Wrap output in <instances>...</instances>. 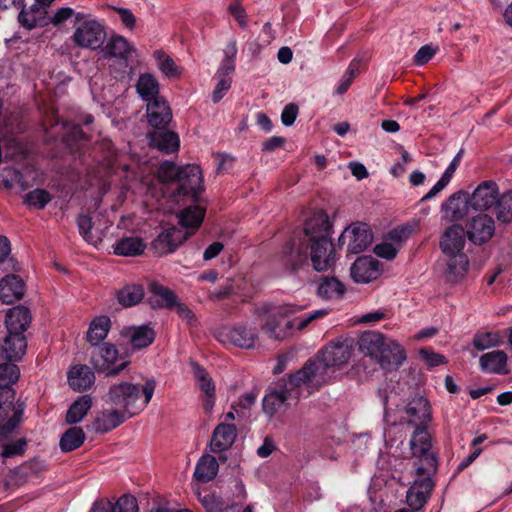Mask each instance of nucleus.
Here are the masks:
<instances>
[{
	"label": "nucleus",
	"mask_w": 512,
	"mask_h": 512,
	"mask_svg": "<svg viewBox=\"0 0 512 512\" xmlns=\"http://www.w3.org/2000/svg\"><path fill=\"white\" fill-rule=\"evenodd\" d=\"M415 226L409 223L404 225H400L392 230H390L387 234V239L391 242L401 246L404 242H406L411 235L414 233Z\"/></svg>",
	"instance_id": "nucleus-51"
},
{
	"label": "nucleus",
	"mask_w": 512,
	"mask_h": 512,
	"mask_svg": "<svg viewBox=\"0 0 512 512\" xmlns=\"http://www.w3.org/2000/svg\"><path fill=\"white\" fill-rule=\"evenodd\" d=\"M499 195V187L495 181H483L470 194L471 209L487 211L494 206Z\"/></svg>",
	"instance_id": "nucleus-15"
},
{
	"label": "nucleus",
	"mask_w": 512,
	"mask_h": 512,
	"mask_svg": "<svg viewBox=\"0 0 512 512\" xmlns=\"http://www.w3.org/2000/svg\"><path fill=\"white\" fill-rule=\"evenodd\" d=\"M15 390L10 387L0 388V417L14 410Z\"/></svg>",
	"instance_id": "nucleus-53"
},
{
	"label": "nucleus",
	"mask_w": 512,
	"mask_h": 512,
	"mask_svg": "<svg viewBox=\"0 0 512 512\" xmlns=\"http://www.w3.org/2000/svg\"><path fill=\"white\" fill-rule=\"evenodd\" d=\"M136 88L142 100L147 103L159 98V84L155 77L150 74L141 75L136 84Z\"/></svg>",
	"instance_id": "nucleus-40"
},
{
	"label": "nucleus",
	"mask_w": 512,
	"mask_h": 512,
	"mask_svg": "<svg viewBox=\"0 0 512 512\" xmlns=\"http://www.w3.org/2000/svg\"><path fill=\"white\" fill-rule=\"evenodd\" d=\"M231 86V81L226 78H222L217 85L215 86L212 92V101L214 103H218L225 95V93L229 90Z\"/></svg>",
	"instance_id": "nucleus-64"
},
{
	"label": "nucleus",
	"mask_w": 512,
	"mask_h": 512,
	"mask_svg": "<svg viewBox=\"0 0 512 512\" xmlns=\"http://www.w3.org/2000/svg\"><path fill=\"white\" fill-rule=\"evenodd\" d=\"M237 437V430L234 424L220 423L212 433L210 450L213 453H220L229 449Z\"/></svg>",
	"instance_id": "nucleus-22"
},
{
	"label": "nucleus",
	"mask_w": 512,
	"mask_h": 512,
	"mask_svg": "<svg viewBox=\"0 0 512 512\" xmlns=\"http://www.w3.org/2000/svg\"><path fill=\"white\" fill-rule=\"evenodd\" d=\"M51 199L52 196L47 190L36 188L26 194L24 202L29 206L42 210L51 201Z\"/></svg>",
	"instance_id": "nucleus-48"
},
{
	"label": "nucleus",
	"mask_w": 512,
	"mask_h": 512,
	"mask_svg": "<svg viewBox=\"0 0 512 512\" xmlns=\"http://www.w3.org/2000/svg\"><path fill=\"white\" fill-rule=\"evenodd\" d=\"M92 406L90 395H83L71 404L66 413V422L68 424L79 423L88 413Z\"/></svg>",
	"instance_id": "nucleus-38"
},
{
	"label": "nucleus",
	"mask_w": 512,
	"mask_h": 512,
	"mask_svg": "<svg viewBox=\"0 0 512 512\" xmlns=\"http://www.w3.org/2000/svg\"><path fill=\"white\" fill-rule=\"evenodd\" d=\"M104 50L107 56L127 59L133 48L123 36L114 35L108 40Z\"/></svg>",
	"instance_id": "nucleus-43"
},
{
	"label": "nucleus",
	"mask_w": 512,
	"mask_h": 512,
	"mask_svg": "<svg viewBox=\"0 0 512 512\" xmlns=\"http://www.w3.org/2000/svg\"><path fill=\"white\" fill-rule=\"evenodd\" d=\"M493 212L497 220L504 224L512 222V190L500 194L494 204Z\"/></svg>",
	"instance_id": "nucleus-41"
},
{
	"label": "nucleus",
	"mask_w": 512,
	"mask_h": 512,
	"mask_svg": "<svg viewBox=\"0 0 512 512\" xmlns=\"http://www.w3.org/2000/svg\"><path fill=\"white\" fill-rule=\"evenodd\" d=\"M419 353L421 358L429 367H436L445 362V357L441 354L435 353L432 349L421 348Z\"/></svg>",
	"instance_id": "nucleus-59"
},
{
	"label": "nucleus",
	"mask_w": 512,
	"mask_h": 512,
	"mask_svg": "<svg viewBox=\"0 0 512 512\" xmlns=\"http://www.w3.org/2000/svg\"><path fill=\"white\" fill-rule=\"evenodd\" d=\"M76 224L79 230L80 235L87 242H90L92 239V229L94 227V222L92 217L89 214L80 213L77 216Z\"/></svg>",
	"instance_id": "nucleus-54"
},
{
	"label": "nucleus",
	"mask_w": 512,
	"mask_h": 512,
	"mask_svg": "<svg viewBox=\"0 0 512 512\" xmlns=\"http://www.w3.org/2000/svg\"><path fill=\"white\" fill-rule=\"evenodd\" d=\"M117 300L123 307L137 305L144 298V288L139 284L126 285L117 291Z\"/></svg>",
	"instance_id": "nucleus-37"
},
{
	"label": "nucleus",
	"mask_w": 512,
	"mask_h": 512,
	"mask_svg": "<svg viewBox=\"0 0 512 512\" xmlns=\"http://www.w3.org/2000/svg\"><path fill=\"white\" fill-rule=\"evenodd\" d=\"M219 465L215 457L211 455L202 456L195 468L194 477L201 482H209L217 475Z\"/></svg>",
	"instance_id": "nucleus-35"
},
{
	"label": "nucleus",
	"mask_w": 512,
	"mask_h": 512,
	"mask_svg": "<svg viewBox=\"0 0 512 512\" xmlns=\"http://www.w3.org/2000/svg\"><path fill=\"white\" fill-rule=\"evenodd\" d=\"M319 358L323 365V375L327 368L346 364L352 355V348L347 342L332 343L319 352Z\"/></svg>",
	"instance_id": "nucleus-17"
},
{
	"label": "nucleus",
	"mask_w": 512,
	"mask_h": 512,
	"mask_svg": "<svg viewBox=\"0 0 512 512\" xmlns=\"http://www.w3.org/2000/svg\"><path fill=\"white\" fill-rule=\"evenodd\" d=\"M221 337L223 342H229L239 348L250 349L254 347L257 331L255 327L237 324L223 331Z\"/></svg>",
	"instance_id": "nucleus-18"
},
{
	"label": "nucleus",
	"mask_w": 512,
	"mask_h": 512,
	"mask_svg": "<svg viewBox=\"0 0 512 512\" xmlns=\"http://www.w3.org/2000/svg\"><path fill=\"white\" fill-rule=\"evenodd\" d=\"M118 512H138L137 500L132 495H122L118 498Z\"/></svg>",
	"instance_id": "nucleus-62"
},
{
	"label": "nucleus",
	"mask_w": 512,
	"mask_h": 512,
	"mask_svg": "<svg viewBox=\"0 0 512 512\" xmlns=\"http://www.w3.org/2000/svg\"><path fill=\"white\" fill-rule=\"evenodd\" d=\"M118 358L123 359L114 344H98L93 346V350L91 351L90 364L98 373H105L106 376H115L130 364L129 361L125 360L119 365L113 366Z\"/></svg>",
	"instance_id": "nucleus-7"
},
{
	"label": "nucleus",
	"mask_w": 512,
	"mask_h": 512,
	"mask_svg": "<svg viewBox=\"0 0 512 512\" xmlns=\"http://www.w3.org/2000/svg\"><path fill=\"white\" fill-rule=\"evenodd\" d=\"M149 291L155 297L150 300L153 308L173 309L177 305L178 297L170 288L154 281L149 284Z\"/></svg>",
	"instance_id": "nucleus-29"
},
{
	"label": "nucleus",
	"mask_w": 512,
	"mask_h": 512,
	"mask_svg": "<svg viewBox=\"0 0 512 512\" xmlns=\"http://www.w3.org/2000/svg\"><path fill=\"white\" fill-rule=\"evenodd\" d=\"M380 262L371 256H363L351 266V277L357 283H369L379 274Z\"/></svg>",
	"instance_id": "nucleus-19"
},
{
	"label": "nucleus",
	"mask_w": 512,
	"mask_h": 512,
	"mask_svg": "<svg viewBox=\"0 0 512 512\" xmlns=\"http://www.w3.org/2000/svg\"><path fill=\"white\" fill-rule=\"evenodd\" d=\"M417 458L414 462L417 478L412 487L422 491L428 498L430 497L434 482L431 475L437 471V456L433 451L427 450V455H412Z\"/></svg>",
	"instance_id": "nucleus-8"
},
{
	"label": "nucleus",
	"mask_w": 512,
	"mask_h": 512,
	"mask_svg": "<svg viewBox=\"0 0 512 512\" xmlns=\"http://www.w3.org/2000/svg\"><path fill=\"white\" fill-rule=\"evenodd\" d=\"M464 228L468 240L474 245L481 246L493 237L495 221L488 214L481 213L469 219Z\"/></svg>",
	"instance_id": "nucleus-12"
},
{
	"label": "nucleus",
	"mask_w": 512,
	"mask_h": 512,
	"mask_svg": "<svg viewBox=\"0 0 512 512\" xmlns=\"http://www.w3.org/2000/svg\"><path fill=\"white\" fill-rule=\"evenodd\" d=\"M182 166H177L174 162L165 161L159 167V178L163 182H173L178 180Z\"/></svg>",
	"instance_id": "nucleus-52"
},
{
	"label": "nucleus",
	"mask_w": 512,
	"mask_h": 512,
	"mask_svg": "<svg viewBox=\"0 0 512 512\" xmlns=\"http://www.w3.org/2000/svg\"><path fill=\"white\" fill-rule=\"evenodd\" d=\"M507 354L502 350H494L480 356L479 364L484 373L505 375L509 373Z\"/></svg>",
	"instance_id": "nucleus-26"
},
{
	"label": "nucleus",
	"mask_w": 512,
	"mask_h": 512,
	"mask_svg": "<svg viewBox=\"0 0 512 512\" xmlns=\"http://www.w3.org/2000/svg\"><path fill=\"white\" fill-rule=\"evenodd\" d=\"M3 186L10 190L15 185H19L22 190L27 189V183L22 172L14 167H5L1 173Z\"/></svg>",
	"instance_id": "nucleus-47"
},
{
	"label": "nucleus",
	"mask_w": 512,
	"mask_h": 512,
	"mask_svg": "<svg viewBox=\"0 0 512 512\" xmlns=\"http://www.w3.org/2000/svg\"><path fill=\"white\" fill-rule=\"evenodd\" d=\"M25 293V283L16 274H9L0 280V300L5 304H13Z\"/></svg>",
	"instance_id": "nucleus-20"
},
{
	"label": "nucleus",
	"mask_w": 512,
	"mask_h": 512,
	"mask_svg": "<svg viewBox=\"0 0 512 512\" xmlns=\"http://www.w3.org/2000/svg\"><path fill=\"white\" fill-rule=\"evenodd\" d=\"M156 387L154 379H148L142 386L144 399L140 396L139 385L129 382L114 384L109 388L107 402L122 408L127 417L140 413L151 401Z\"/></svg>",
	"instance_id": "nucleus-6"
},
{
	"label": "nucleus",
	"mask_w": 512,
	"mask_h": 512,
	"mask_svg": "<svg viewBox=\"0 0 512 512\" xmlns=\"http://www.w3.org/2000/svg\"><path fill=\"white\" fill-rule=\"evenodd\" d=\"M42 11L41 9L33 6L29 11H27L24 7L20 11L18 15V21L24 28L31 30L37 26H43L44 21L41 17Z\"/></svg>",
	"instance_id": "nucleus-46"
},
{
	"label": "nucleus",
	"mask_w": 512,
	"mask_h": 512,
	"mask_svg": "<svg viewBox=\"0 0 512 512\" xmlns=\"http://www.w3.org/2000/svg\"><path fill=\"white\" fill-rule=\"evenodd\" d=\"M189 237V234L175 226L162 231L151 243L154 254L159 256L173 253Z\"/></svg>",
	"instance_id": "nucleus-14"
},
{
	"label": "nucleus",
	"mask_w": 512,
	"mask_h": 512,
	"mask_svg": "<svg viewBox=\"0 0 512 512\" xmlns=\"http://www.w3.org/2000/svg\"><path fill=\"white\" fill-rule=\"evenodd\" d=\"M470 208V193L464 190L454 192L441 205V211L451 222L462 220L469 213Z\"/></svg>",
	"instance_id": "nucleus-16"
},
{
	"label": "nucleus",
	"mask_w": 512,
	"mask_h": 512,
	"mask_svg": "<svg viewBox=\"0 0 512 512\" xmlns=\"http://www.w3.org/2000/svg\"><path fill=\"white\" fill-rule=\"evenodd\" d=\"M291 397L287 388L286 379L283 377L278 380L277 388L270 390L263 398V411L270 416L274 415L278 409Z\"/></svg>",
	"instance_id": "nucleus-23"
},
{
	"label": "nucleus",
	"mask_w": 512,
	"mask_h": 512,
	"mask_svg": "<svg viewBox=\"0 0 512 512\" xmlns=\"http://www.w3.org/2000/svg\"><path fill=\"white\" fill-rule=\"evenodd\" d=\"M154 55L157 59L159 68L165 75L174 76L177 74V66L170 56L160 50L155 51Z\"/></svg>",
	"instance_id": "nucleus-56"
},
{
	"label": "nucleus",
	"mask_w": 512,
	"mask_h": 512,
	"mask_svg": "<svg viewBox=\"0 0 512 512\" xmlns=\"http://www.w3.org/2000/svg\"><path fill=\"white\" fill-rule=\"evenodd\" d=\"M27 442L24 438H20L16 441L9 442L3 446L1 455L4 458H10L13 456H21L25 453Z\"/></svg>",
	"instance_id": "nucleus-57"
},
{
	"label": "nucleus",
	"mask_w": 512,
	"mask_h": 512,
	"mask_svg": "<svg viewBox=\"0 0 512 512\" xmlns=\"http://www.w3.org/2000/svg\"><path fill=\"white\" fill-rule=\"evenodd\" d=\"M111 320L107 316H99L94 318L89 326L86 334L87 341L92 345L96 346L103 341L110 330Z\"/></svg>",
	"instance_id": "nucleus-33"
},
{
	"label": "nucleus",
	"mask_w": 512,
	"mask_h": 512,
	"mask_svg": "<svg viewBox=\"0 0 512 512\" xmlns=\"http://www.w3.org/2000/svg\"><path fill=\"white\" fill-rule=\"evenodd\" d=\"M358 344L359 350L363 354L374 358L380 367L387 372L397 370L406 360L403 347L379 332L363 333Z\"/></svg>",
	"instance_id": "nucleus-4"
},
{
	"label": "nucleus",
	"mask_w": 512,
	"mask_h": 512,
	"mask_svg": "<svg viewBox=\"0 0 512 512\" xmlns=\"http://www.w3.org/2000/svg\"><path fill=\"white\" fill-rule=\"evenodd\" d=\"M349 238L347 252L360 254L365 251L373 241V233L366 223H356L346 228L338 239V244L343 245Z\"/></svg>",
	"instance_id": "nucleus-10"
},
{
	"label": "nucleus",
	"mask_w": 512,
	"mask_h": 512,
	"mask_svg": "<svg viewBox=\"0 0 512 512\" xmlns=\"http://www.w3.org/2000/svg\"><path fill=\"white\" fill-rule=\"evenodd\" d=\"M317 375H323V365L318 357H312L304 363L302 368L294 373L288 374L287 378L284 377L291 397L298 399L299 392L297 389L311 383Z\"/></svg>",
	"instance_id": "nucleus-11"
},
{
	"label": "nucleus",
	"mask_w": 512,
	"mask_h": 512,
	"mask_svg": "<svg viewBox=\"0 0 512 512\" xmlns=\"http://www.w3.org/2000/svg\"><path fill=\"white\" fill-rule=\"evenodd\" d=\"M86 435L80 427H70L61 436L59 446L62 452H71L79 448L85 441Z\"/></svg>",
	"instance_id": "nucleus-39"
},
{
	"label": "nucleus",
	"mask_w": 512,
	"mask_h": 512,
	"mask_svg": "<svg viewBox=\"0 0 512 512\" xmlns=\"http://www.w3.org/2000/svg\"><path fill=\"white\" fill-rule=\"evenodd\" d=\"M296 311H298L297 307L291 304L267 307V319L264 328L269 336L282 340L295 330H303L312 321L323 318L329 313L327 309H319L290 319L289 317Z\"/></svg>",
	"instance_id": "nucleus-3"
},
{
	"label": "nucleus",
	"mask_w": 512,
	"mask_h": 512,
	"mask_svg": "<svg viewBox=\"0 0 512 512\" xmlns=\"http://www.w3.org/2000/svg\"><path fill=\"white\" fill-rule=\"evenodd\" d=\"M147 117L149 124L157 130L167 128L172 120V112L168 103L158 98L147 103Z\"/></svg>",
	"instance_id": "nucleus-21"
},
{
	"label": "nucleus",
	"mask_w": 512,
	"mask_h": 512,
	"mask_svg": "<svg viewBox=\"0 0 512 512\" xmlns=\"http://www.w3.org/2000/svg\"><path fill=\"white\" fill-rule=\"evenodd\" d=\"M69 386L78 392L89 389L95 381L94 372L87 365H75L68 372Z\"/></svg>",
	"instance_id": "nucleus-27"
},
{
	"label": "nucleus",
	"mask_w": 512,
	"mask_h": 512,
	"mask_svg": "<svg viewBox=\"0 0 512 512\" xmlns=\"http://www.w3.org/2000/svg\"><path fill=\"white\" fill-rule=\"evenodd\" d=\"M177 182V194L190 196L194 202L199 201L200 194L204 191L203 174L201 168L196 164L182 166Z\"/></svg>",
	"instance_id": "nucleus-9"
},
{
	"label": "nucleus",
	"mask_w": 512,
	"mask_h": 512,
	"mask_svg": "<svg viewBox=\"0 0 512 512\" xmlns=\"http://www.w3.org/2000/svg\"><path fill=\"white\" fill-rule=\"evenodd\" d=\"M431 419L432 411L428 399L418 393L411 396L404 407L400 422L415 426L409 441L412 455H425L432 448L431 436L427 430Z\"/></svg>",
	"instance_id": "nucleus-2"
},
{
	"label": "nucleus",
	"mask_w": 512,
	"mask_h": 512,
	"mask_svg": "<svg viewBox=\"0 0 512 512\" xmlns=\"http://www.w3.org/2000/svg\"><path fill=\"white\" fill-rule=\"evenodd\" d=\"M120 509H118V500L115 503H112L107 498H101L96 500L92 507L90 508L89 512H118Z\"/></svg>",
	"instance_id": "nucleus-60"
},
{
	"label": "nucleus",
	"mask_w": 512,
	"mask_h": 512,
	"mask_svg": "<svg viewBox=\"0 0 512 512\" xmlns=\"http://www.w3.org/2000/svg\"><path fill=\"white\" fill-rule=\"evenodd\" d=\"M374 253L380 258L393 260L397 256L398 249L392 243L382 242L374 247Z\"/></svg>",
	"instance_id": "nucleus-58"
},
{
	"label": "nucleus",
	"mask_w": 512,
	"mask_h": 512,
	"mask_svg": "<svg viewBox=\"0 0 512 512\" xmlns=\"http://www.w3.org/2000/svg\"><path fill=\"white\" fill-rule=\"evenodd\" d=\"M19 368L16 364L8 362L0 364V388L10 387L19 378Z\"/></svg>",
	"instance_id": "nucleus-49"
},
{
	"label": "nucleus",
	"mask_w": 512,
	"mask_h": 512,
	"mask_svg": "<svg viewBox=\"0 0 512 512\" xmlns=\"http://www.w3.org/2000/svg\"><path fill=\"white\" fill-rule=\"evenodd\" d=\"M190 366L199 389L205 396L215 397V385L206 369L196 361H191Z\"/></svg>",
	"instance_id": "nucleus-42"
},
{
	"label": "nucleus",
	"mask_w": 512,
	"mask_h": 512,
	"mask_svg": "<svg viewBox=\"0 0 512 512\" xmlns=\"http://www.w3.org/2000/svg\"><path fill=\"white\" fill-rule=\"evenodd\" d=\"M466 238L465 228L460 224L451 225L441 236L440 248L448 257L447 278L449 281H460L468 271L469 258L463 253Z\"/></svg>",
	"instance_id": "nucleus-5"
},
{
	"label": "nucleus",
	"mask_w": 512,
	"mask_h": 512,
	"mask_svg": "<svg viewBox=\"0 0 512 512\" xmlns=\"http://www.w3.org/2000/svg\"><path fill=\"white\" fill-rule=\"evenodd\" d=\"M332 223L328 214L319 210L296 230L281 250V261L290 272H296L309 261L314 270L324 272L336 263L334 244L330 238Z\"/></svg>",
	"instance_id": "nucleus-1"
},
{
	"label": "nucleus",
	"mask_w": 512,
	"mask_h": 512,
	"mask_svg": "<svg viewBox=\"0 0 512 512\" xmlns=\"http://www.w3.org/2000/svg\"><path fill=\"white\" fill-rule=\"evenodd\" d=\"M434 54H435V51L431 46L424 45L414 55V63L417 66H422V65L428 63L432 59Z\"/></svg>",
	"instance_id": "nucleus-63"
},
{
	"label": "nucleus",
	"mask_w": 512,
	"mask_h": 512,
	"mask_svg": "<svg viewBox=\"0 0 512 512\" xmlns=\"http://www.w3.org/2000/svg\"><path fill=\"white\" fill-rule=\"evenodd\" d=\"M106 38L104 27L96 20L83 22L74 32L73 40L82 48L96 50Z\"/></svg>",
	"instance_id": "nucleus-13"
},
{
	"label": "nucleus",
	"mask_w": 512,
	"mask_h": 512,
	"mask_svg": "<svg viewBox=\"0 0 512 512\" xmlns=\"http://www.w3.org/2000/svg\"><path fill=\"white\" fill-rule=\"evenodd\" d=\"M64 129L63 142L71 149L78 148L80 143L88 141V136L80 124H65Z\"/></svg>",
	"instance_id": "nucleus-44"
},
{
	"label": "nucleus",
	"mask_w": 512,
	"mask_h": 512,
	"mask_svg": "<svg viewBox=\"0 0 512 512\" xmlns=\"http://www.w3.org/2000/svg\"><path fill=\"white\" fill-rule=\"evenodd\" d=\"M359 65L360 62L356 59H353L350 62L346 72L335 89V93L342 95L349 89L355 77L359 74Z\"/></svg>",
	"instance_id": "nucleus-50"
},
{
	"label": "nucleus",
	"mask_w": 512,
	"mask_h": 512,
	"mask_svg": "<svg viewBox=\"0 0 512 512\" xmlns=\"http://www.w3.org/2000/svg\"><path fill=\"white\" fill-rule=\"evenodd\" d=\"M346 292L345 285L335 276H321L318 279L317 295L325 300L340 299Z\"/></svg>",
	"instance_id": "nucleus-30"
},
{
	"label": "nucleus",
	"mask_w": 512,
	"mask_h": 512,
	"mask_svg": "<svg viewBox=\"0 0 512 512\" xmlns=\"http://www.w3.org/2000/svg\"><path fill=\"white\" fill-rule=\"evenodd\" d=\"M503 343L499 332H477L472 340L473 346L477 350H485L491 347L499 346Z\"/></svg>",
	"instance_id": "nucleus-45"
},
{
	"label": "nucleus",
	"mask_w": 512,
	"mask_h": 512,
	"mask_svg": "<svg viewBox=\"0 0 512 512\" xmlns=\"http://www.w3.org/2000/svg\"><path fill=\"white\" fill-rule=\"evenodd\" d=\"M206 209L200 205H193L180 212L179 223L183 228L198 229L205 217Z\"/></svg>",
	"instance_id": "nucleus-36"
},
{
	"label": "nucleus",
	"mask_w": 512,
	"mask_h": 512,
	"mask_svg": "<svg viewBox=\"0 0 512 512\" xmlns=\"http://www.w3.org/2000/svg\"><path fill=\"white\" fill-rule=\"evenodd\" d=\"M27 340L23 333L7 332L1 344L3 356L9 361H18L25 354Z\"/></svg>",
	"instance_id": "nucleus-24"
},
{
	"label": "nucleus",
	"mask_w": 512,
	"mask_h": 512,
	"mask_svg": "<svg viewBox=\"0 0 512 512\" xmlns=\"http://www.w3.org/2000/svg\"><path fill=\"white\" fill-rule=\"evenodd\" d=\"M32 320L30 310L22 305L9 309L5 315L7 332L23 333L27 330Z\"/></svg>",
	"instance_id": "nucleus-25"
},
{
	"label": "nucleus",
	"mask_w": 512,
	"mask_h": 512,
	"mask_svg": "<svg viewBox=\"0 0 512 512\" xmlns=\"http://www.w3.org/2000/svg\"><path fill=\"white\" fill-rule=\"evenodd\" d=\"M125 336L129 337L130 343L134 349H142L151 345L156 337V333L148 324L129 327Z\"/></svg>",
	"instance_id": "nucleus-32"
},
{
	"label": "nucleus",
	"mask_w": 512,
	"mask_h": 512,
	"mask_svg": "<svg viewBox=\"0 0 512 512\" xmlns=\"http://www.w3.org/2000/svg\"><path fill=\"white\" fill-rule=\"evenodd\" d=\"M429 498L422 491L416 490L412 486L407 491L406 501L411 508L410 511L420 510Z\"/></svg>",
	"instance_id": "nucleus-55"
},
{
	"label": "nucleus",
	"mask_w": 512,
	"mask_h": 512,
	"mask_svg": "<svg viewBox=\"0 0 512 512\" xmlns=\"http://www.w3.org/2000/svg\"><path fill=\"white\" fill-rule=\"evenodd\" d=\"M145 243L139 237H124L114 245V253L119 256H137L144 252Z\"/></svg>",
	"instance_id": "nucleus-34"
},
{
	"label": "nucleus",
	"mask_w": 512,
	"mask_h": 512,
	"mask_svg": "<svg viewBox=\"0 0 512 512\" xmlns=\"http://www.w3.org/2000/svg\"><path fill=\"white\" fill-rule=\"evenodd\" d=\"M126 418H128L127 415L121 410L105 411L93 421L92 427L96 433H108L120 426Z\"/></svg>",
	"instance_id": "nucleus-31"
},
{
	"label": "nucleus",
	"mask_w": 512,
	"mask_h": 512,
	"mask_svg": "<svg viewBox=\"0 0 512 512\" xmlns=\"http://www.w3.org/2000/svg\"><path fill=\"white\" fill-rule=\"evenodd\" d=\"M299 112V108L295 103L287 104L282 113H281V121L285 126H291L294 124L297 115Z\"/></svg>",
	"instance_id": "nucleus-61"
},
{
	"label": "nucleus",
	"mask_w": 512,
	"mask_h": 512,
	"mask_svg": "<svg viewBox=\"0 0 512 512\" xmlns=\"http://www.w3.org/2000/svg\"><path fill=\"white\" fill-rule=\"evenodd\" d=\"M149 136L150 145L166 154L174 153L179 149V136L173 131L164 128L151 133Z\"/></svg>",
	"instance_id": "nucleus-28"
}]
</instances>
